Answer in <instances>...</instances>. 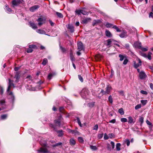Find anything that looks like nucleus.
<instances>
[{"label": "nucleus", "instance_id": "obj_7", "mask_svg": "<svg viewBox=\"0 0 153 153\" xmlns=\"http://www.w3.org/2000/svg\"><path fill=\"white\" fill-rule=\"evenodd\" d=\"M78 49L79 51L82 50L84 51V48L82 43L81 42H79L77 44Z\"/></svg>", "mask_w": 153, "mask_h": 153}, {"label": "nucleus", "instance_id": "obj_59", "mask_svg": "<svg viewBox=\"0 0 153 153\" xmlns=\"http://www.w3.org/2000/svg\"><path fill=\"white\" fill-rule=\"evenodd\" d=\"M140 93L143 94H147V91H143V90H141L140 91Z\"/></svg>", "mask_w": 153, "mask_h": 153}, {"label": "nucleus", "instance_id": "obj_32", "mask_svg": "<svg viewBox=\"0 0 153 153\" xmlns=\"http://www.w3.org/2000/svg\"><path fill=\"white\" fill-rule=\"evenodd\" d=\"M90 148L93 151L96 150L97 149V148L96 146L93 145H91L90 146Z\"/></svg>", "mask_w": 153, "mask_h": 153}, {"label": "nucleus", "instance_id": "obj_57", "mask_svg": "<svg viewBox=\"0 0 153 153\" xmlns=\"http://www.w3.org/2000/svg\"><path fill=\"white\" fill-rule=\"evenodd\" d=\"M60 48L63 52H65L66 50L64 48L62 47L61 46H60Z\"/></svg>", "mask_w": 153, "mask_h": 153}, {"label": "nucleus", "instance_id": "obj_38", "mask_svg": "<svg viewBox=\"0 0 153 153\" xmlns=\"http://www.w3.org/2000/svg\"><path fill=\"white\" fill-rule=\"evenodd\" d=\"M113 28L116 30L117 32H120L121 31V30L119 29V27L116 25H114L113 27Z\"/></svg>", "mask_w": 153, "mask_h": 153}, {"label": "nucleus", "instance_id": "obj_46", "mask_svg": "<svg viewBox=\"0 0 153 153\" xmlns=\"http://www.w3.org/2000/svg\"><path fill=\"white\" fill-rule=\"evenodd\" d=\"M78 140L81 143H83L84 142V140L83 138L81 137H79L78 138Z\"/></svg>", "mask_w": 153, "mask_h": 153}, {"label": "nucleus", "instance_id": "obj_39", "mask_svg": "<svg viewBox=\"0 0 153 153\" xmlns=\"http://www.w3.org/2000/svg\"><path fill=\"white\" fill-rule=\"evenodd\" d=\"M113 25L111 23L107 22L106 23L105 26L107 28H110Z\"/></svg>", "mask_w": 153, "mask_h": 153}, {"label": "nucleus", "instance_id": "obj_49", "mask_svg": "<svg viewBox=\"0 0 153 153\" xmlns=\"http://www.w3.org/2000/svg\"><path fill=\"white\" fill-rule=\"evenodd\" d=\"M127 119L125 118H123L121 119V121L122 122H127Z\"/></svg>", "mask_w": 153, "mask_h": 153}, {"label": "nucleus", "instance_id": "obj_55", "mask_svg": "<svg viewBox=\"0 0 153 153\" xmlns=\"http://www.w3.org/2000/svg\"><path fill=\"white\" fill-rule=\"evenodd\" d=\"M29 47L31 49V48H36V46L35 45H29Z\"/></svg>", "mask_w": 153, "mask_h": 153}, {"label": "nucleus", "instance_id": "obj_33", "mask_svg": "<svg viewBox=\"0 0 153 153\" xmlns=\"http://www.w3.org/2000/svg\"><path fill=\"white\" fill-rule=\"evenodd\" d=\"M47 62H48L47 59L46 58H44L43 60L42 64L43 65H46V64L47 63Z\"/></svg>", "mask_w": 153, "mask_h": 153}, {"label": "nucleus", "instance_id": "obj_64", "mask_svg": "<svg viewBox=\"0 0 153 153\" xmlns=\"http://www.w3.org/2000/svg\"><path fill=\"white\" fill-rule=\"evenodd\" d=\"M114 135L112 133H110L109 134V136L110 138H111L114 137Z\"/></svg>", "mask_w": 153, "mask_h": 153}, {"label": "nucleus", "instance_id": "obj_45", "mask_svg": "<svg viewBox=\"0 0 153 153\" xmlns=\"http://www.w3.org/2000/svg\"><path fill=\"white\" fill-rule=\"evenodd\" d=\"M76 120H77V122L78 124H79V126L80 127H82V124H81V122H80V120L79 118V117H77Z\"/></svg>", "mask_w": 153, "mask_h": 153}, {"label": "nucleus", "instance_id": "obj_54", "mask_svg": "<svg viewBox=\"0 0 153 153\" xmlns=\"http://www.w3.org/2000/svg\"><path fill=\"white\" fill-rule=\"evenodd\" d=\"M139 122H140L142 124L143 123V117H140L139 119Z\"/></svg>", "mask_w": 153, "mask_h": 153}, {"label": "nucleus", "instance_id": "obj_15", "mask_svg": "<svg viewBox=\"0 0 153 153\" xmlns=\"http://www.w3.org/2000/svg\"><path fill=\"white\" fill-rule=\"evenodd\" d=\"M30 26L34 29H36L37 28L36 25L34 23L31 22H29Z\"/></svg>", "mask_w": 153, "mask_h": 153}, {"label": "nucleus", "instance_id": "obj_37", "mask_svg": "<svg viewBox=\"0 0 153 153\" xmlns=\"http://www.w3.org/2000/svg\"><path fill=\"white\" fill-rule=\"evenodd\" d=\"M152 54V53L151 52H149L148 53V55H147V57L149 60H150L151 59V55Z\"/></svg>", "mask_w": 153, "mask_h": 153}, {"label": "nucleus", "instance_id": "obj_24", "mask_svg": "<svg viewBox=\"0 0 153 153\" xmlns=\"http://www.w3.org/2000/svg\"><path fill=\"white\" fill-rule=\"evenodd\" d=\"M36 32L39 33V34H45V33H46V32H45L42 30H41V29H38V30H36Z\"/></svg>", "mask_w": 153, "mask_h": 153}, {"label": "nucleus", "instance_id": "obj_63", "mask_svg": "<svg viewBox=\"0 0 153 153\" xmlns=\"http://www.w3.org/2000/svg\"><path fill=\"white\" fill-rule=\"evenodd\" d=\"M109 122L110 123H114L116 122V120L115 119H113L110 121Z\"/></svg>", "mask_w": 153, "mask_h": 153}, {"label": "nucleus", "instance_id": "obj_30", "mask_svg": "<svg viewBox=\"0 0 153 153\" xmlns=\"http://www.w3.org/2000/svg\"><path fill=\"white\" fill-rule=\"evenodd\" d=\"M62 143L61 142H59L56 143L55 144L52 145V146L54 148L56 146H62Z\"/></svg>", "mask_w": 153, "mask_h": 153}, {"label": "nucleus", "instance_id": "obj_1", "mask_svg": "<svg viewBox=\"0 0 153 153\" xmlns=\"http://www.w3.org/2000/svg\"><path fill=\"white\" fill-rule=\"evenodd\" d=\"M116 41L112 39H109L107 40L104 43V45L106 46L107 48H109L111 46V44H115Z\"/></svg>", "mask_w": 153, "mask_h": 153}, {"label": "nucleus", "instance_id": "obj_12", "mask_svg": "<svg viewBox=\"0 0 153 153\" xmlns=\"http://www.w3.org/2000/svg\"><path fill=\"white\" fill-rule=\"evenodd\" d=\"M38 151L39 152H42L44 153H49L48 149L45 148H40Z\"/></svg>", "mask_w": 153, "mask_h": 153}, {"label": "nucleus", "instance_id": "obj_14", "mask_svg": "<svg viewBox=\"0 0 153 153\" xmlns=\"http://www.w3.org/2000/svg\"><path fill=\"white\" fill-rule=\"evenodd\" d=\"M67 130L68 132L71 133L72 134H74L75 135L78 134L79 133L77 131L72 130L69 128Z\"/></svg>", "mask_w": 153, "mask_h": 153}, {"label": "nucleus", "instance_id": "obj_58", "mask_svg": "<svg viewBox=\"0 0 153 153\" xmlns=\"http://www.w3.org/2000/svg\"><path fill=\"white\" fill-rule=\"evenodd\" d=\"M128 60L127 59H125L123 62V64L124 65H126L128 63Z\"/></svg>", "mask_w": 153, "mask_h": 153}, {"label": "nucleus", "instance_id": "obj_40", "mask_svg": "<svg viewBox=\"0 0 153 153\" xmlns=\"http://www.w3.org/2000/svg\"><path fill=\"white\" fill-rule=\"evenodd\" d=\"M5 7L6 8V10L9 12H11L12 10L10 8H9L8 6L6 4L5 5Z\"/></svg>", "mask_w": 153, "mask_h": 153}, {"label": "nucleus", "instance_id": "obj_3", "mask_svg": "<svg viewBox=\"0 0 153 153\" xmlns=\"http://www.w3.org/2000/svg\"><path fill=\"white\" fill-rule=\"evenodd\" d=\"M23 2V0H13L12 1V6L14 7L17 6L22 3Z\"/></svg>", "mask_w": 153, "mask_h": 153}, {"label": "nucleus", "instance_id": "obj_18", "mask_svg": "<svg viewBox=\"0 0 153 153\" xmlns=\"http://www.w3.org/2000/svg\"><path fill=\"white\" fill-rule=\"evenodd\" d=\"M128 123H134L135 122V121H134L133 118L131 116H129L128 117Z\"/></svg>", "mask_w": 153, "mask_h": 153}, {"label": "nucleus", "instance_id": "obj_8", "mask_svg": "<svg viewBox=\"0 0 153 153\" xmlns=\"http://www.w3.org/2000/svg\"><path fill=\"white\" fill-rule=\"evenodd\" d=\"M139 77L140 79H143L146 77V75L145 72L142 71L139 73Z\"/></svg>", "mask_w": 153, "mask_h": 153}, {"label": "nucleus", "instance_id": "obj_27", "mask_svg": "<svg viewBox=\"0 0 153 153\" xmlns=\"http://www.w3.org/2000/svg\"><path fill=\"white\" fill-rule=\"evenodd\" d=\"M95 103L94 102H91L88 104V105L90 108H92L94 106Z\"/></svg>", "mask_w": 153, "mask_h": 153}, {"label": "nucleus", "instance_id": "obj_22", "mask_svg": "<svg viewBox=\"0 0 153 153\" xmlns=\"http://www.w3.org/2000/svg\"><path fill=\"white\" fill-rule=\"evenodd\" d=\"M70 143L71 146H74L76 144V141L73 139L71 138L70 140Z\"/></svg>", "mask_w": 153, "mask_h": 153}, {"label": "nucleus", "instance_id": "obj_9", "mask_svg": "<svg viewBox=\"0 0 153 153\" xmlns=\"http://www.w3.org/2000/svg\"><path fill=\"white\" fill-rule=\"evenodd\" d=\"M137 60L138 62V64L135 61L134 62V66L135 68H137L140 66L141 65L142 62L140 59H138Z\"/></svg>", "mask_w": 153, "mask_h": 153}, {"label": "nucleus", "instance_id": "obj_5", "mask_svg": "<svg viewBox=\"0 0 153 153\" xmlns=\"http://www.w3.org/2000/svg\"><path fill=\"white\" fill-rule=\"evenodd\" d=\"M9 85L7 89V91H9L10 89V88L12 86H13V87H14V84L13 82V80H11L10 79H9Z\"/></svg>", "mask_w": 153, "mask_h": 153}, {"label": "nucleus", "instance_id": "obj_13", "mask_svg": "<svg viewBox=\"0 0 153 153\" xmlns=\"http://www.w3.org/2000/svg\"><path fill=\"white\" fill-rule=\"evenodd\" d=\"M101 22L102 21L100 20H93L92 22V25L93 26L97 25L99 23H101Z\"/></svg>", "mask_w": 153, "mask_h": 153}, {"label": "nucleus", "instance_id": "obj_26", "mask_svg": "<svg viewBox=\"0 0 153 153\" xmlns=\"http://www.w3.org/2000/svg\"><path fill=\"white\" fill-rule=\"evenodd\" d=\"M119 57L120 58V61H123L125 58L126 57L125 55H123L121 54L119 55Z\"/></svg>", "mask_w": 153, "mask_h": 153}, {"label": "nucleus", "instance_id": "obj_44", "mask_svg": "<svg viewBox=\"0 0 153 153\" xmlns=\"http://www.w3.org/2000/svg\"><path fill=\"white\" fill-rule=\"evenodd\" d=\"M7 114H3L1 116V118L2 120H4L7 118Z\"/></svg>", "mask_w": 153, "mask_h": 153}, {"label": "nucleus", "instance_id": "obj_41", "mask_svg": "<svg viewBox=\"0 0 153 153\" xmlns=\"http://www.w3.org/2000/svg\"><path fill=\"white\" fill-rule=\"evenodd\" d=\"M81 13L83 15H88V12L85 11V10H81Z\"/></svg>", "mask_w": 153, "mask_h": 153}, {"label": "nucleus", "instance_id": "obj_25", "mask_svg": "<svg viewBox=\"0 0 153 153\" xmlns=\"http://www.w3.org/2000/svg\"><path fill=\"white\" fill-rule=\"evenodd\" d=\"M0 105L1 106H5V101L4 99H2L0 100Z\"/></svg>", "mask_w": 153, "mask_h": 153}, {"label": "nucleus", "instance_id": "obj_16", "mask_svg": "<svg viewBox=\"0 0 153 153\" xmlns=\"http://www.w3.org/2000/svg\"><path fill=\"white\" fill-rule=\"evenodd\" d=\"M105 34L106 36L108 37H111L112 36V35L110 32L108 30H105Z\"/></svg>", "mask_w": 153, "mask_h": 153}, {"label": "nucleus", "instance_id": "obj_34", "mask_svg": "<svg viewBox=\"0 0 153 153\" xmlns=\"http://www.w3.org/2000/svg\"><path fill=\"white\" fill-rule=\"evenodd\" d=\"M56 14L60 18H62L63 17L62 14L60 13L56 12Z\"/></svg>", "mask_w": 153, "mask_h": 153}, {"label": "nucleus", "instance_id": "obj_31", "mask_svg": "<svg viewBox=\"0 0 153 153\" xmlns=\"http://www.w3.org/2000/svg\"><path fill=\"white\" fill-rule=\"evenodd\" d=\"M126 32L124 31H123L122 33L120 35V36L121 38L124 37L126 35Z\"/></svg>", "mask_w": 153, "mask_h": 153}, {"label": "nucleus", "instance_id": "obj_2", "mask_svg": "<svg viewBox=\"0 0 153 153\" xmlns=\"http://www.w3.org/2000/svg\"><path fill=\"white\" fill-rule=\"evenodd\" d=\"M89 92L87 89L84 88L81 92V95L82 97L84 98L89 94Z\"/></svg>", "mask_w": 153, "mask_h": 153}, {"label": "nucleus", "instance_id": "obj_60", "mask_svg": "<svg viewBox=\"0 0 153 153\" xmlns=\"http://www.w3.org/2000/svg\"><path fill=\"white\" fill-rule=\"evenodd\" d=\"M33 50L32 49L28 48L27 51V52L28 53H31L33 52Z\"/></svg>", "mask_w": 153, "mask_h": 153}, {"label": "nucleus", "instance_id": "obj_23", "mask_svg": "<svg viewBox=\"0 0 153 153\" xmlns=\"http://www.w3.org/2000/svg\"><path fill=\"white\" fill-rule=\"evenodd\" d=\"M19 74L20 73L19 72H16V73L14 78L16 79L17 80H18L19 78Z\"/></svg>", "mask_w": 153, "mask_h": 153}, {"label": "nucleus", "instance_id": "obj_35", "mask_svg": "<svg viewBox=\"0 0 153 153\" xmlns=\"http://www.w3.org/2000/svg\"><path fill=\"white\" fill-rule=\"evenodd\" d=\"M70 59L73 62L74 60V57L71 52L70 53Z\"/></svg>", "mask_w": 153, "mask_h": 153}, {"label": "nucleus", "instance_id": "obj_43", "mask_svg": "<svg viewBox=\"0 0 153 153\" xmlns=\"http://www.w3.org/2000/svg\"><path fill=\"white\" fill-rule=\"evenodd\" d=\"M146 122L147 125H148L149 126H151L150 128H152V123L148 120H146Z\"/></svg>", "mask_w": 153, "mask_h": 153}, {"label": "nucleus", "instance_id": "obj_4", "mask_svg": "<svg viewBox=\"0 0 153 153\" xmlns=\"http://www.w3.org/2000/svg\"><path fill=\"white\" fill-rule=\"evenodd\" d=\"M36 21L38 22V26H40L43 24H45L46 19L45 18H42L41 17H39L38 19Z\"/></svg>", "mask_w": 153, "mask_h": 153}, {"label": "nucleus", "instance_id": "obj_61", "mask_svg": "<svg viewBox=\"0 0 153 153\" xmlns=\"http://www.w3.org/2000/svg\"><path fill=\"white\" fill-rule=\"evenodd\" d=\"M81 10H76V12L78 15H79L81 13Z\"/></svg>", "mask_w": 153, "mask_h": 153}, {"label": "nucleus", "instance_id": "obj_52", "mask_svg": "<svg viewBox=\"0 0 153 153\" xmlns=\"http://www.w3.org/2000/svg\"><path fill=\"white\" fill-rule=\"evenodd\" d=\"M108 100L111 103H112L113 102V100L111 95L109 96L108 97Z\"/></svg>", "mask_w": 153, "mask_h": 153}, {"label": "nucleus", "instance_id": "obj_56", "mask_svg": "<svg viewBox=\"0 0 153 153\" xmlns=\"http://www.w3.org/2000/svg\"><path fill=\"white\" fill-rule=\"evenodd\" d=\"M98 126L97 124H96L95 125V126L94 127V128H93V129L94 130H98Z\"/></svg>", "mask_w": 153, "mask_h": 153}, {"label": "nucleus", "instance_id": "obj_62", "mask_svg": "<svg viewBox=\"0 0 153 153\" xmlns=\"http://www.w3.org/2000/svg\"><path fill=\"white\" fill-rule=\"evenodd\" d=\"M111 144L112 146V149H114V143L113 141H111Z\"/></svg>", "mask_w": 153, "mask_h": 153}, {"label": "nucleus", "instance_id": "obj_29", "mask_svg": "<svg viewBox=\"0 0 153 153\" xmlns=\"http://www.w3.org/2000/svg\"><path fill=\"white\" fill-rule=\"evenodd\" d=\"M121 144L119 143H118L116 144V150L118 151H119L120 150V147Z\"/></svg>", "mask_w": 153, "mask_h": 153}, {"label": "nucleus", "instance_id": "obj_11", "mask_svg": "<svg viewBox=\"0 0 153 153\" xmlns=\"http://www.w3.org/2000/svg\"><path fill=\"white\" fill-rule=\"evenodd\" d=\"M91 19L90 18H84L81 22V23L83 24H86L91 21Z\"/></svg>", "mask_w": 153, "mask_h": 153}, {"label": "nucleus", "instance_id": "obj_50", "mask_svg": "<svg viewBox=\"0 0 153 153\" xmlns=\"http://www.w3.org/2000/svg\"><path fill=\"white\" fill-rule=\"evenodd\" d=\"M140 49L143 51H147L148 50V49L146 48H143L142 47H141L140 48Z\"/></svg>", "mask_w": 153, "mask_h": 153}, {"label": "nucleus", "instance_id": "obj_19", "mask_svg": "<svg viewBox=\"0 0 153 153\" xmlns=\"http://www.w3.org/2000/svg\"><path fill=\"white\" fill-rule=\"evenodd\" d=\"M40 144L43 146H46L47 143L46 141L44 140H41L40 141Z\"/></svg>", "mask_w": 153, "mask_h": 153}, {"label": "nucleus", "instance_id": "obj_17", "mask_svg": "<svg viewBox=\"0 0 153 153\" xmlns=\"http://www.w3.org/2000/svg\"><path fill=\"white\" fill-rule=\"evenodd\" d=\"M67 27L68 29L70 30L71 32L73 33L74 31V27L72 25H68Z\"/></svg>", "mask_w": 153, "mask_h": 153}, {"label": "nucleus", "instance_id": "obj_47", "mask_svg": "<svg viewBox=\"0 0 153 153\" xmlns=\"http://www.w3.org/2000/svg\"><path fill=\"white\" fill-rule=\"evenodd\" d=\"M141 107V104H138L136 105L135 107V109L136 110H137L138 109L140 108Z\"/></svg>", "mask_w": 153, "mask_h": 153}, {"label": "nucleus", "instance_id": "obj_28", "mask_svg": "<svg viewBox=\"0 0 153 153\" xmlns=\"http://www.w3.org/2000/svg\"><path fill=\"white\" fill-rule=\"evenodd\" d=\"M57 133L58 134V136L62 137V136L63 133V131L62 130L57 131Z\"/></svg>", "mask_w": 153, "mask_h": 153}, {"label": "nucleus", "instance_id": "obj_6", "mask_svg": "<svg viewBox=\"0 0 153 153\" xmlns=\"http://www.w3.org/2000/svg\"><path fill=\"white\" fill-rule=\"evenodd\" d=\"M63 118L62 116L60 115L58 117V120H54L55 123L56 125L60 126L61 125V122Z\"/></svg>", "mask_w": 153, "mask_h": 153}, {"label": "nucleus", "instance_id": "obj_36", "mask_svg": "<svg viewBox=\"0 0 153 153\" xmlns=\"http://www.w3.org/2000/svg\"><path fill=\"white\" fill-rule=\"evenodd\" d=\"M118 112L121 115H123L124 114L123 109L122 108H121L119 109Z\"/></svg>", "mask_w": 153, "mask_h": 153}, {"label": "nucleus", "instance_id": "obj_53", "mask_svg": "<svg viewBox=\"0 0 153 153\" xmlns=\"http://www.w3.org/2000/svg\"><path fill=\"white\" fill-rule=\"evenodd\" d=\"M103 133L102 134H99L98 135V137L99 139H100L103 136Z\"/></svg>", "mask_w": 153, "mask_h": 153}, {"label": "nucleus", "instance_id": "obj_20", "mask_svg": "<svg viewBox=\"0 0 153 153\" xmlns=\"http://www.w3.org/2000/svg\"><path fill=\"white\" fill-rule=\"evenodd\" d=\"M111 86L108 85L107 86V87L106 88V93L107 94H109L110 93V91L111 90Z\"/></svg>", "mask_w": 153, "mask_h": 153}, {"label": "nucleus", "instance_id": "obj_51", "mask_svg": "<svg viewBox=\"0 0 153 153\" xmlns=\"http://www.w3.org/2000/svg\"><path fill=\"white\" fill-rule=\"evenodd\" d=\"M109 138L108 136L106 133H105L104 134V139L105 140H108Z\"/></svg>", "mask_w": 153, "mask_h": 153}, {"label": "nucleus", "instance_id": "obj_10", "mask_svg": "<svg viewBox=\"0 0 153 153\" xmlns=\"http://www.w3.org/2000/svg\"><path fill=\"white\" fill-rule=\"evenodd\" d=\"M40 6L39 5H35L30 8L29 10L31 12H34L39 8Z\"/></svg>", "mask_w": 153, "mask_h": 153}, {"label": "nucleus", "instance_id": "obj_48", "mask_svg": "<svg viewBox=\"0 0 153 153\" xmlns=\"http://www.w3.org/2000/svg\"><path fill=\"white\" fill-rule=\"evenodd\" d=\"M78 77L80 81L81 82H83V80L82 77L80 75H78Z\"/></svg>", "mask_w": 153, "mask_h": 153}, {"label": "nucleus", "instance_id": "obj_21", "mask_svg": "<svg viewBox=\"0 0 153 153\" xmlns=\"http://www.w3.org/2000/svg\"><path fill=\"white\" fill-rule=\"evenodd\" d=\"M56 74L55 73H49L48 76V79L50 80L51 79L52 77Z\"/></svg>", "mask_w": 153, "mask_h": 153}, {"label": "nucleus", "instance_id": "obj_42", "mask_svg": "<svg viewBox=\"0 0 153 153\" xmlns=\"http://www.w3.org/2000/svg\"><path fill=\"white\" fill-rule=\"evenodd\" d=\"M140 102L143 105H144L147 103V100H142Z\"/></svg>", "mask_w": 153, "mask_h": 153}]
</instances>
